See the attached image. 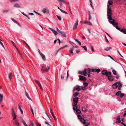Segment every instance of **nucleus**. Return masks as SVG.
<instances>
[{
    "mask_svg": "<svg viewBox=\"0 0 126 126\" xmlns=\"http://www.w3.org/2000/svg\"><path fill=\"white\" fill-rule=\"evenodd\" d=\"M49 29L55 35H56L57 34V32L56 31L50 28H49Z\"/></svg>",
    "mask_w": 126,
    "mask_h": 126,
    "instance_id": "2eb2a0df",
    "label": "nucleus"
},
{
    "mask_svg": "<svg viewBox=\"0 0 126 126\" xmlns=\"http://www.w3.org/2000/svg\"><path fill=\"white\" fill-rule=\"evenodd\" d=\"M78 73L79 74L83 75L84 76H87V71L86 69H85L83 71H79Z\"/></svg>",
    "mask_w": 126,
    "mask_h": 126,
    "instance_id": "20e7f679",
    "label": "nucleus"
},
{
    "mask_svg": "<svg viewBox=\"0 0 126 126\" xmlns=\"http://www.w3.org/2000/svg\"><path fill=\"white\" fill-rule=\"evenodd\" d=\"M14 124L16 126H19V123L18 120L17 118L16 120H14Z\"/></svg>",
    "mask_w": 126,
    "mask_h": 126,
    "instance_id": "1a4fd4ad",
    "label": "nucleus"
},
{
    "mask_svg": "<svg viewBox=\"0 0 126 126\" xmlns=\"http://www.w3.org/2000/svg\"><path fill=\"white\" fill-rule=\"evenodd\" d=\"M102 74L104 75H105L106 76H108V75H110L111 74V72H107L106 70H103L102 72Z\"/></svg>",
    "mask_w": 126,
    "mask_h": 126,
    "instance_id": "7ed1b4c3",
    "label": "nucleus"
},
{
    "mask_svg": "<svg viewBox=\"0 0 126 126\" xmlns=\"http://www.w3.org/2000/svg\"><path fill=\"white\" fill-rule=\"evenodd\" d=\"M18 108H19V110H20H20H22V109H21V107H20V105H18Z\"/></svg>",
    "mask_w": 126,
    "mask_h": 126,
    "instance_id": "69168bd1",
    "label": "nucleus"
},
{
    "mask_svg": "<svg viewBox=\"0 0 126 126\" xmlns=\"http://www.w3.org/2000/svg\"><path fill=\"white\" fill-rule=\"evenodd\" d=\"M76 90H77L78 91H79L80 90V87H79L75 86L74 87V89L73 90V92H74Z\"/></svg>",
    "mask_w": 126,
    "mask_h": 126,
    "instance_id": "9d476101",
    "label": "nucleus"
},
{
    "mask_svg": "<svg viewBox=\"0 0 126 126\" xmlns=\"http://www.w3.org/2000/svg\"><path fill=\"white\" fill-rule=\"evenodd\" d=\"M12 116H13L14 115L15 116V115H16V114L15 113V111H12Z\"/></svg>",
    "mask_w": 126,
    "mask_h": 126,
    "instance_id": "6e6d98bb",
    "label": "nucleus"
},
{
    "mask_svg": "<svg viewBox=\"0 0 126 126\" xmlns=\"http://www.w3.org/2000/svg\"><path fill=\"white\" fill-rule=\"evenodd\" d=\"M120 32H123L125 34H126V29H121L120 30Z\"/></svg>",
    "mask_w": 126,
    "mask_h": 126,
    "instance_id": "a211bd4d",
    "label": "nucleus"
},
{
    "mask_svg": "<svg viewBox=\"0 0 126 126\" xmlns=\"http://www.w3.org/2000/svg\"><path fill=\"white\" fill-rule=\"evenodd\" d=\"M113 2L111 0H109L108 2V3L110 5H111Z\"/></svg>",
    "mask_w": 126,
    "mask_h": 126,
    "instance_id": "473e14b6",
    "label": "nucleus"
},
{
    "mask_svg": "<svg viewBox=\"0 0 126 126\" xmlns=\"http://www.w3.org/2000/svg\"><path fill=\"white\" fill-rule=\"evenodd\" d=\"M88 84L86 82L83 83V84L85 87H86L87 86Z\"/></svg>",
    "mask_w": 126,
    "mask_h": 126,
    "instance_id": "ea45409f",
    "label": "nucleus"
},
{
    "mask_svg": "<svg viewBox=\"0 0 126 126\" xmlns=\"http://www.w3.org/2000/svg\"><path fill=\"white\" fill-rule=\"evenodd\" d=\"M30 123H31V125H32V126H35L34 125L32 121H31L30 122Z\"/></svg>",
    "mask_w": 126,
    "mask_h": 126,
    "instance_id": "052dcab7",
    "label": "nucleus"
},
{
    "mask_svg": "<svg viewBox=\"0 0 126 126\" xmlns=\"http://www.w3.org/2000/svg\"><path fill=\"white\" fill-rule=\"evenodd\" d=\"M108 79L110 81H112L113 80V77L111 76L108 75Z\"/></svg>",
    "mask_w": 126,
    "mask_h": 126,
    "instance_id": "4468645a",
    "label": "nucleus"
},
{
    "mask_svg": "<svg viewBox=\"0 0 126 126\" xmlns=\"http://www.w3.org/2000/svg\"><path fill=\"white\" fill-rule=\"evenodd\" d=\"M50 67H49V66H48L47 68H46L45 70H46V72H47L48 71Z\"/></svg>",
    "mask_w": 126,
    "mask_h": 126,
    "instance_id": "79ce46f5",
    "label": "nucleus"
},
{
    "mask_svg": "<svg viewBox=\"0 0 126 126\" xmlns=\"http://www.w3.org/2000/svg\"><path fill=\"white\" fill-rule=\"evenodd\" d=\"M35 82L37 83V84L39 82L38 80H36V79H35Z\"/></svg>",
    "mask_w": 126,
    "mask_h": 126,
    "instance_id": "338daca9",
    "label": "nucleus"
},
{
    "mask_svg": "<svg viewBox=\"0 0 126 126\" xmlns=\"http://www.w3.org/2000/svg\"><path fill=\"white\" fill-rule=\"evenodd\" d=\"M31 110L32 112V114L33 116H34V114L33 110L31 107Z\"/></svg>",
    "mask_w": 126,
    "mask_h": 126,
    "instance_id": "c03bdc74",
    "label": "nucleus"
},
{
    "mask_svg": "<svg viewBox=\"0 0 126 126\" xmlns=\"http://www.w3.org/2000/svg\"><path fill=\"white\" fill-rule=\"evenodd\" d=\"M58 33L59 34L63 36V37H65L66 36V34L65 32H63L61 31H60Z\"/></svg>",
    "mask_w": 126,
    "mask_h": 126,
    "instance_id": "0eeeda50",
    "label": "nucleus"
},
{
    "mask_svg": "<svg viewBox=\"0 0 126 126\" xmlns=\"http://www.w3.org/2000/svg\"><path fill=\"white\" fill-rule=\"evenodd\" d=\"M60 2H63L65 3H66V2L64 1V0H58Z\"/></svg>",
    "mask_w": 126,
    "mask_h": 126,
    "instance_id": "8fccbe9b",
    "label": "nucleus"
},
{
    "mask_svg": "<svg viewBox=\"0 0 126 126\" xmlns=\"http://www.w3.org/2000/svg\"><path fill=\"white\" fill-rule=\"evenodd\" d=\"M40 55L42 57L44 61H45L46 59L45 56L44 54H43L42 53H40Z\"/></svg>",
    "mask_w": 126,
    "mask_h": 126,
    "instance_id": "dca6fc26",
    "label": "nucleus"
},
{
    "mask_svg": "<svg viewBox=\"0 0 126 126\" xmlns=\"http://www.w3.org/2000/svg\"><path fill=\"white\" fill-rule=\"evenodd\" d=\"M78 20H77V21H76V22L75 24L74 25L73 27V30H75V29H76L77 27V26L78 25Z\"/></svg>",
    "mask_w": 126,
    "mask_h": 126,
    "instance_id": "f8f14e48",
    "label": "nucleus"
},
{
    "mask_svg": "<svg viewBox=\"0 0 126 126\" xmlns=\"http://www.w3.org/2000/svg\"><path fill=\"white\" fill-rule=\"evenodd\" d=\"M80 121L83 124H84L85 123V121L84 119L83 118H82V119H81V120H80Z\"/></svg>",
    "mask_w": 126,
    "mask_h": 126,
    "instance_id": "5701e85b",
    "label": "nucleus"
},
{
    "mask_svg": "<svg viewBox=\"0 0 126 126\" xmlns=\"http://www.w3.org/2000/svg\"><path fill=\"white\" fill-rule=\"evenodd\" d=\"M91 69L90 68H88L87 69V71H88V73H90V72H91Z\"/></svg>",
    "mask_w": 126,
    "mask_h": 126,
    "instance_id": "e433bc0d",
    "label": "nucleus"
},
{
    "mask_svg": "<svg viewBox=\"0 0 126 126\" xmlns=\"http://www.w3.org/2000/svg\"><path fill=\"white\" fill-rule=\"evenodd\" d=\"M118 30L120 31V30L121 29L119 27V26H116L115 27Z\"/></svg>",
    "mask_w": 126,
    "mask_h": 126,
    "instance_id": "c9c22d12",
    "label": "nucleus"
},
{
    "mask_svg": "<svg viewBox=\"0 0 126 126\" xmlns=\"http://www.w3.org/2000/svg\"><path fill=\"white\" fill-rule=\"evenodd\" d=\"M79 78L80 80L81 81H85L86 80V78L84 76L79 75Z\"/></svg>",
    "mask_w": 126,
    "mask_h": 126,
    "instance_id": "39448f33",
    "label": "nucleus"
},
{
    "mask_svg": "<svg viewBox=\"0 0 126 126\" xmlns=\"http://www.w3.org/2000/svg\"><path fill=\"white\" fill-rule=\"evenodd\" d=\"M14 6L15 7H16L18 8L20 7L19 5L17 3H16L14 5Z\"/></svg>",
    "mask_w": 126,
    "mask_h": 126,
    "instance_id": "aec40b11",
    "label": "nucleus"
},
{
    "mask_svg": "<svg viewBox=\"0 0 126 126\" xmlns=\"http://www.w3.org/2000/svg\"><path fill=\"white\" fill-rule=\"evenodd\" d=\"M22 14L24 16H25L28 19H30V18H29L28 16L26 14H24L23 12H22Z\"/></svg>",
    "mask_w": 126,
    "mask_h": 126,
    "instance_id": "cd10ccee",
    "label": "nucleus"
},
{
    "mask_svg": "<svg viewBox=\"0 0 126 126\" xmlns=\"http://www.w3.org/2000/svg\"><path fill=\"white\" fill-rule=\"evenodd\" d=\"M107 16L108 17H110L112 16L111 15L112 14V11L111 9L110 6L109 5H107Z\"/></svg>",
    "mask_w": 126,
    "mask_h": 126,
    "instance_id": "f03ea898",
    "label": "nucleus"
},
{
    "mask_svg": "<svg viewBox=\"0 0 126 126\" xmlns=\"http://www.w3.org/2000/svg\"><path fill=\"white\" fill-rule=\"evenodd\" d=\"M13 116V120H16V115H15V116L14 115Z\"/></svg>",
    "mask_w": 126,
    "mask_h": 126,
    "instance_id": "a19ab883",
    "label": "nucleus"
},
{
    "mask_svg": "<svg viewBox=\"0 0 126 126\" xmlns=\"http://www.w3.org/2000/svg\"><path fill=\"white\" fill-rule=\"evenodd\" d=\"M18 108H19V110H20H20H22V109H21V107H20V105H18Z\"/></svg>",
    "mask_w": 126,
    "mask_h": 126,
    "instance_id": "0e129e2a",
    "label": "nucleus"
},
{
    "mask_svg": "<svg viewBox=\"0 0 126 126\" xmlns=\"http://www.w3.org/2000/svg\"><path fill=\"white\" fill-rule=\"evenodd\" d=\"M100 69H96L95 72L96 71L97 73H99L100 72Z\"/></svg>",
    "mask_w": 126,
    "mask_h": 126,
    "instance_id": "09e8293b",
    "label": "nucleus"
},
{
    "mask_svg": "<svg viewBox=\"0 0 126 126\" xmlns=\"http://www.w3.org/2000/svg\"><path fill=\"white\" fill-rule=\"evenodd\" d=\"M81 47H82L84 49V50H87V48L86 46H81Z\"/></svg>",
    "mask_w": 126,
    "mask_h": 126,
    "instance_id": "4c0bfd02",
    "label": "nucleus"
},
{
    "mask_svg": "<svg viewBox=\"0 0 126 126\" xmlns=\"http://www.w3.org/2000/svg\"><path fill=\"white\" fill-rule=\"evenodd\" d=\"M42 12L44 13H47L48 14L49 13V10L48 9H46L45 8H43L42 10Z\"/></svg>",
    "mask_w": 126,
    "mask_h": 126,
    "instance_id": "6e6552de",
    "label": "nucleus"
},
{
    "mask_svg": "<svg viewBox=\"0 0 126 126\" xmlns=\"http://www.w3.org/2000/svg\"><path fill=\"white\" fill-rule=\"evenodd\" d=\"M22 122L23 125L25 126H28V125L26 124L25 121L24 120H22Z\"/></svg>",
    "mask_w": 126,
    "mask_h": 126,
    "instance_id": "a878e982",
    "label": "nucleus"
},
{
    "mask_svg": "<svg viewBox=\"0 0 126 126\" xmlns=\"http://www.w3.org/2000/svg\"><path fill=\"white\" fill-rule=\"evenodd\" d=\"M56 16L57 18H58V19L60 21L61 19V16H58L57 15H56Z\"/></svg>",
    "mask_w": 126,
    "mask_h": 126,
    "instance_id": "58836bf2",
    "label": "nucleus"
},
{
    "mask_svg": "<svg viewBox=\"0 0 126 126\" xmlns=\"http://www.w3.org/2000/svg\"><path fill=\"white\" fill-rule=\"evenodd\" d=\"M75 40L79 44V45H81V43L80 41H79L78 39H75Z\"/></svg>",
    "mask_w": 126,
    "mask_h": 126,
    "instance_id": "2f4dec72",
    "label": "nucleus"
},
{
    "mask_svg": "<svg viewBox=\"0 0 126 126\" xmlns=\"http://www.w3.org/2000/svg\"><path fill=\"white\" fill-rule=\"evenodd\" d=\"M60 11L62 12L63 13H64L65 14H67V13L66 12L62 10V9H61Z\"/></svg>",
    "mask_w": 126,
    "mask_h": 126,
    "instance_id": "de8ad7c7",
    "label": "nucleus"
},
{
    "mask_svg": "<svg viewBox=\"0 0 126 126\" xmlns=\"http://www.w3.org/2000/svg\"><path fill=\"white\" fill-rule=\"evenodd\" d=\"M76 112L77 114H79L80 113L81 111L79 109H78L76 110Z\"/></svg>",
    "mask_w": 126,
    "mask_h": 126,
    "instance_id": "7c9ffc66",
    "label": "nucleus"
},
{
    "mask_svg": "<svg viewBox=\"0 0 126 126\" xmlns=\"http://www.w3.org/2000/svg\"><path fill=\"white\" fill-rule=\"evenodd\" d=\"M91 49L94 52V49L93 48V47L92 46H91Z\"/></svg>",
    "mask_w": 126,
    "mask_h": 126,
    "instance_id": "680f3d73",
    "label": "nucleus"
},
{
    "mask_svg": "<svg viewBox=\"0 0 126 126\" xmlns=\"http://www.w3.org/2000/svg\"><path fill=\"white\" fill-rule=\"evenodd\" d=\"M90 2V5H91V6L92 7V8H93V7L92 5V0H89Z\"/></svg>",
    "mask_w": 126,
    "mask_h": 126,
    "instance_id": "3c124183",
    "label": "nucleus"
},
{
    "mask_svg": "<svg viewBox=\"0 0 126 126\" xmlns=\"http://www.w3.org/2000/svg\"><path fill=\"white\" fill-rule=\"evenodd\" d=\"M77 105H73V109L74 110H76L77 108V107L76 106Z\"/></svg>",
    "mask_w": 126,
    "mask_h": 126,
    "instance_id": "6ab92c4d",
    "label": "nucleus"
},
{
    "mask_svg": "<svg viewBox=\"0 0 126 126\" xmlns=\"http://www.w3.org/2000/svg\"><path fill=\"white\" fill-rule=\"evenodd\" d=\"M111 48V47H107L106 48H105L104 49V50L106 51H108Z\"/></svg>",
    "mask_w": 126,
    "mask_h": 126,
    "instance_id": "bb28decb",
    "label": "nucleus"
},
{
    "mask_svg": "<svg viewBox=\"0 0 126 126\" xmlns=\"http://www.w3.org/2000/svg\"><path fill=\"white\" fill-rule=\"evenodd\" d=\"M84 124H86V125H89L90 124V123L87 122H85Z\"/></svg>",
    "mask_w": 126,
    "mask_h": 126,
    "instance_id": "13d9d810",
    "label": "nucleus"
},
{
    "mask_svg": "<svg viewBox=\"0 0 126 126\" xmlns=\"http://www.w3.org/2000/svg\"><path fill=\"white\" fill-rule=\"evenodd\" d=\"M117 121H116V122L117 123H120L121 122V121L120 120H117Z\"/></svg>",
    "mask_w": 126,
    "mask_h": 126,
    "instance_id": "4d7b16f0",
    "label": "nucleus"
},
{
    "mask_svg": "<svg viewBox=\"0 0 126 126\" xmlns=\"http://www.w3.org/2000/svg\"><path fill=\"white\" fill-rule=\"evenodd\" d=\"M124 95V94H123L121 93V94L119 95L120 97L121 98H122L123 97Z\"/></svg>",
    "mask_w": 126,
    "mask_h": 126,
    "instance_id": "37998d69",
    "label": "nucleus"
},
{
    "mask_svg": "<svg viewBox=\"0 0 126 126\" xmlns=\"http://www.w3.org/2000/svg\"><path fill=\"white\" fill-rule=\"evenodd\" d=\"M12 116H13L14 115L15 116V115H16V114L15 113V111H12Z\"/></svg>",
    "mask_w": 126,
    "mask_h": 126,
    "instance_id": "5fc2aeb1",
    "label": "nucleus"
},
{
    "mask_svg": "<svg viewBox=\"0 0 126 126\" xmlns=\"http://www.w3.org/2000/svg\"><path fill=\"white\" fill-rule=\"evenodd\" d=\"M87 24L91 26H92V23L90 22H88L87 23Z\"/></svg>",
    "mask_w": 126,
    "mask_h": 126,
    "instance_id": "49530a36",
    "label": "nucleus"
},
{
    "mask_svg": "<svg viewBox=\"0 0 126 126\" xmlns=\"http://www.w3.org/2000/svg\"><path fill=\"white\" fill-rule=\"evenodd\" d=\"M118 82H116L114 84L112 85V87L114 89H115L117 88L118 86Z\"/></svg>",
    "mask_w": 126,
    "mask_h": 126,
    "instance_id": "9b49d317",
    "label": "nucleus"
},
{
    "mask_svg": "<svg viewBox=\"0 0 126 126\" xmlns=\"http://www.w3.org/2000/svg\"><path fill=\"white\" fill-rule=\"evenodd\" d=\"M121 91H118L116 93V94L117 96H119L121 94Z\"/></svg>",
    "mask_w": 126,
    "mask_h": 126,
    "instance_id": "393cba45",
    "label": "nucleus"
},
{
    "mask_svg": "<svg viewBox=\"0 0 126 126\" xmlns=\"http://www.w3.org/2000/svg\"><path fill=\"white\" fill-rule=\"evenodd\" d=\"M50 112L52 116H54V115L53 113V112L52 110L50 108Z\"/></svg>",
    "mask_w": 126,
    "mask_h": 126,
    "instance_id": "f704fd0d",
    "label": "nucleus"
},
{
    "mask_svg": "<svg viewBox=\"0 0 126 126\" xmlns=\"http://www.w3.org/2000/svg\"><path fill=\"white\" fill-rule=\"evenodd\" d=\"M13 20V21L16 23L18 25H19V24L18 23V22H17V21L16 20L14 19Z\"/></svg>",
    "mask_w": 126,
    "mask_h": 126,
    "instance_id": "603ef678",
    "label": "nucleus"
},
{
    "mask_svg": "<svg viewBox=\"0 0 126 126\" xmlns=\"http://www.w3.org/2000/svg\"><path fill=\"white\" fill-rule=\"evenodd\" d=\"M37 126H41L40 124L38 123H37Z\"/></svg>",
    "mask_w": 126,
    "mask_h": 126,
    "instance_id": "774afa93",
    "label": "nucleus"
},
{
    "mask_svg": "<svg viewBox=\"0 0 126 126\" xmlns=\"http://www.w3.org/2000/svg\"><path fill=\"white\" fill-rule=\"evenodd\" d=\"M119 85V86L122 87V84L120 82H118V86Z\"/></svg>",
    "mask_w": 126,
    "mask_h": 126,
    "instance_id": "a18cd8bd",
    "label": "nucleus"
},
{
    "mask_svg": "<svg viewBox=\"0 0 126 126\" xmlns=\"http://www.w3.org/2000/svg\"><path fill=\"white\" fill-rule=\"evenodd\" d=\"M79 92H76L74 93L73 96L74 97H76L79 94Z\"/></svg>",
    "mask_w": 126,
    "mask_h": 126,
    "instance_id": "f3484780",
    "label": "nucleus"
},
{
    "mask_svg": "<svg viewBox=\"0 0 126 126\" xmlns=\"http://www.w3.org/2000/svg\"><path fill=\"white\" fill-rule=\"evenodd\" d=\"M70 43L71 45L73 47L76 48H78V47L77 46L76 44L70 41L69 42Z\"/></svg>",
    "mask_w": 126,
    "mask_h": 126,
    "instance_id": "ddd939ff",
    "label": "nucleus"
},
{
    "mask_svg": "<svg viewBox=\"0 0 126 126\" xmlns=\"http://www.w3.org/2000/svg\"><path fill=\"white\" fill-rule=\"evenodd\" d=\"M118 118H117V119H116V120H120L121 119L120 118V116H118Z\"/></svg>",
    "mask_w": 126,
    "mask_h": 126,
    "instance_id": "e2e57ef3",
    "label": "nucleus"
},
{
    "mask_svg": "<svg viewBox=\"0 0 126 126\" xmlns=\"http://www.w3.org/2000/svg\"><path fill=\"white\" fill-rule=\"evenodd\" d=\"M0 102H1L3 100V95H0Z\"/></svg>",
    "mask_w": 126,
    "mask_h": 126,
    "instance_id": "b1692460",
    "label": "nucleus"
},
{
    "mask_svg": "<svg viewBox=\"0 0 126 126\" xmlns=\"http://www.w3.org/2000/svg\"><path fill=\"white\" fill-rule=\"evenodd\" d=\"M78 98H79L78 97H75L73 98V100L74 105H77L78 103Z\"/></svg>",
    "mask_w": 126,
    "mask_h": 126,
    "instance_id": "423d86ee",
    "label": "nucleus"
},
{
    "mask_svg": "<svg viewBox=\"0 0 126 126\" xmlns=\"http://www.w3.org/2000/svg\"><path fill=\"white\" fill-rule=\"evenodd\" d=\"M41 70H42V71L43 73H44V72H46V70L44 69H42Z\"/></svg>",
    "mask_w": 126,
    "mask_h": 126,
    "instance_id": "864d4df0",
    "label": "nucleus"
},
{
    "mask_svg": "<svg viewBox=\"0 0 126 126\" xmlns=\"http://www.w3.org/2000/svg\"><path fill=\"white\" fill-rule=\"evenodd\" d=\"M23 42L29 48V45H28V44H27L26 42L25 41H23Z\"/></svg>",
    "mask_w": 126,
    "mask_h": 126,
    "instance_id": "bf43d9fd",
    "label": "nucleus"
},
{
    "mask_svg": "<svg viewBox=\"0 0 126 126\" xmlns=\"http://www.w3.org/2000/svg\"><path fill=\"white\" fill-rule=\"evenodd\" d=\"M12 76V74L11 73H9L8 75V78L10 80H11Z\"/></svg>",
    "mask_w": 126,
    "mask_h": 126,
    "instance_id": "4be33fe9",
    "label": "nucleus"
},
{
    "mask_svg": "<svg viewBox=\"0 0 126 126\" xmlns=\"http://www.w3.org/2000/svg\"><path fill=\"white\" fill-rule=\"evenodd\" d=\"M107 18L108 19L109 22L112 25L116 26L118 25V23L115 22V20L112 19V16L110 17H108Z\"/></svg>",
    "mask_w": 126,
    "mask_h": 126,
    "instance_id": "f257e3e1",
    "label": "nucleus"
},
{
    "mask_svg": "<svg viewBox=\"0 0 126 126\" xmlns=\"http://www.w3.org/2000/svg\"><path fill=\"white\" fill-rule=\"evenodd\" d=\"M112 72L113 73V74L114 75H116V70H113L112 71Z\"/></svg>",
    "mask_w": 126,
    "mask_h": 126,
    "instance_id": "72a5a7b5",
    "label": "nucleus"
},
{
    "mask_svg": "<svg viewBox=\"0 0 126 126\" xmlns=\"http://www.w3.org/2000/svg\"><path fill=\"white\" fill-rule=\"evenodd\" d=\"M77 116L78 119L79 120H80L82 118L81 116L79 115H78Z\"/></svg>",
    "mask_w": 126,
    "mask_h": 126,
    "instance_id": "c756f323",
    "label": "nucleus"
},
{
    "mask_svg": "<svg viewBox=\"0 0 126 126\" xmlns=\"http://www.w3.org/2000/svg\"><path fill=\"white\" fill-rule=\"evenodd\" d=\"M73 48H71L69 51V52L72 55H73L74 54L73 53Z\"/></svg>",
    "mask_w": 126,
    "mask_h": 126,
    "instance_id": "412c9836",
    "label": "nucleus"
},
{
    "mask_svg": "<svg viewBox=\"0 0 126 126\" xmlns=\"http://www.w3.org/2000/svg\"><path fill=\"white\" fill-rule=\"evenodd\" d=\"M87 109L84 107L82 108V110L84 111H87Z\"/></svg>",
    "mask_w": 126,
    "mask_h": 126,
    "instance_id": "c85d7f7f",
    "label": "nucleus"
}]
</instances>
